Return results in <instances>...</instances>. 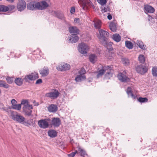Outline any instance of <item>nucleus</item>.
I'll list each match as a JSON object with an SVG mask.
<instances>
[{"instance_id": "obj_49", "label": "nucleus", "mask_w": 157, "mask_h": 157, "mask_svg": "<svg viewBox=\"0 0 157 157\" xmlns=\"http://www.w3.org/2000/svg\"><path fill=\"white\" fill-rule=\"evenodd\" d=\"M8 7L9 8V10L10 11L13 10L15 8V6L13 5H8Z\"/></svg>"}, {"instance_id": "obj_64", "label": "nucleus", "mask_w": 157, "mask_h": 157, "mask_svg": "<svg viewBox=\"0 0 157 157\" xmlns=\"http://www.w3.org/2000/svg\"><path fill=\"white\" fill-rule=\"evenodd\" d=\"M36 51H38L39 52H40V51L39 49H37L36 50Z\"/></svg>"}, {"instance_id": "obj_20", "label": "nucleus", "mask_w": 157, "mask_h": 157, "mask_svg": "<svg viewBox=\"0 0 157 157\" xmlns=\"http://www.w3.org/2000/svg\"><path fill=\"white\" fill-rule=\"evenodd\" d=\"M144 12L147 13H152L155 12V9L151 6L148 5H146L144 7Z\"/></svg>"}, {"instance_id": "obj_3", "label": "nucleus", "mask_w": 157, "mask_h": 157, "mask_svg": "<svg viewBox=\"0 0 157 157\" xmlns=\"http://www.w3.org/2000/svg\"><path fill=\"white\" fill-rule=\"evenodd\" d=\"M39 78L38 73L34 72L30 74L27 75L25 76L24 79L25 82H29L30 81H34Z\"/></svg>"}, {"instance_id": "obj_12", "label": "nucleus", "mask_w": 157, "mask_h": 157, "mask_svg": "<svg viewBox=\"0 0 157 157\" xmlns=\"http://www.w3.org/2000/svg\"><path fill=\"white\" fill-rule=\"evenodd\" d=\"M37 2H29L27 4V9L31 10H38V7L37 6Z\"/></svg>"}, {"instance_id": "obj_36", "label": "nucleus", "mask_w": 157, "mask_h": 157, "mask_svg": "<svg viewBox=\"0 0 157 157\" xmlns=\"http://www.w3.org/2000/svg\"><path fill=\"white\" fill-rule=\"evenodd\" d=\"M125 46L128 49H131L133 48V45L131 42L126 40L125 42Z\"/></svg>"}, {"instance_id": "obj_52", "label": "nucleus", "mask_w": 157, "mask_h": 157, "mask_svg": "<svg viewBox=\"0 0 157 157\" xmlns=\"http://www.w3.org/2000/svg\"><path fill=\"white\" fill-rule=\"evenodd\" d=\"M28 101L27 100L23 99L22 100L21 105V104L22 105H25L26 104H28Z\"/></svg>"}, {"instance_id": "obj_39", "label": "nucleus", "mask_w": 157, "mask_h": 157, "mask_svg": "<svg viewBox=\"0 0 157 157\" xmlns=\"http://www.w3.org/2000/svg\"><path fill=\"white\" fill-rule=\"evenodd\" d=\"M11 108L13 109L19 110L21 109V104H16L15 105H13L11 106Z\"/></svg>"}, {"instance_id": "obj_48", "label": "nucleus", "mask_w": 157, "mask_h": 157, "mask_svg": "<svg viewBox=\"0 0 157 157\" xmlns=\"http://www.w3.org/2000/svg\"><path fill=\"white\" fill-rule=\"evenodd\" d=\"M85 73L86 71L83 68H81V70L79 71V73L80 75H82L84 74Z\"/></svg>"}, {"instance_id": "obj_30", "label": "nucleus", "mask_w": 157, "mask_h": 157, "mask_svg": "<svg viewBox=\"0 0 157 157\" xmlns=\"http://www.w3.org/2000/svg\"><path fill=\"white\" fill-rule=\"evenodd\" d=\"M23 110L26 115L30 116L32 115V111L29 109L26 108L25 107L23 108Z\"/></svg>"}, {"instance_id": "obj_56", "label": "nucleus", "mask_w": 157, "mask_h": 157, "mask_svg": "<svg viewBox=\"0 0 157 157\" xmlns=\"http://www.w3.org/2000/svg\"><path fill=\"white\" fill-rule=\"evenodd\" d=\"M107 18L109 20H111L112 18V16L109 13H108Z\"/></svg>"}, {"instance_id": "obj_60", "label": "nucleus", "mask_w": 157, "mask_h": 157, "mask_svg": "<svg viewBox=\"0 0 157 157\" xmlns=\"http://www.w3.org/2000/svg\"><path fill=\"white\" fill-rule=\"evenodd\" d=\"M14 0H7V1L10 2H14Z\"/></svg>"}, {"instance_id": "obj_9", "label": "nucleus", "mask_w": 157, "mask_h": 157, "mask_svg": "<svg viewBox=\"0 0 157 157\" xmlns=\"http://www.w3.org/2000/svg\"><path fill=\"white\" fill-rule=\"evenodd\" d=\"M117 77L118 79L122 82H129L130 79L126 76L125 75L122 73L118 74Z\"/></svg>"}, {"instance_id": "obj_25", "label": "nucleus", "mask_w": 157, "mask_h": 157, "mask_svg": "<svg viewBox=\"0 0 157 157\" xmlns=\"http://www.w3.org/2000/svg\"><path fill=\"white\" fill-rule=\"evenodd\" d=\"M86 78L85 76L80 75L76 76L75 80L77 82H81L82 80L85 79Z\"/></svg>"}, {"instance_id": "obj_47", "label": "nucleus", "mask_w": 157, "mask_h": 157, "mask_svg": "<svg viewBox=\"0 0 157 157\" xmlns=\"http://www.w3.org/2000/svg\"><path fill=\"white\" fill-rule=\"evenodd\" d=\"M0 109H2L3 110L6 111V112L9 113L10 111L9 110L11 108L10 106H9L8 108H6L5 107H0Z\"/></svg>"}, {"instance_id": "obj_8", "label": "nucleus", "mask_w": 157, "mask_h": 157, "mask_svg": "<svg viewBox=\"0 0 157 157\" xmlns=\"http://www.w3.org/2000/svg\"><path fill=\"white\" fill-rule=\"evenodd\" d=\"M78 50L79 52L82 54H86L87 53L88 46L84 43H82L78 45Z\"/></svg>"}, {"instance_id": "obj_2", "label": "nucleus", "mask_w": 157, "mask_h": 157, "mask_svg": "<svg viewBox=\"0 0 157 157\" xmlns=\"http://www.w3.org/2000/svg\"><path fill=\"white\" fill-rule=\"evenodd\" d=\"M148 67V64L146 63L138 65L135 66V70L137 73L143 75L147 72Z\"/></svg>"}, {"instance_id": "obj_15", "label": "nucleus", "mask_w": 157, "mask_h": 157, "mask_svg": "<svg viewBox=\"0 0 157 157\" xmlns=\"http://www.w3.org/2000/svg\"><path fill=\"white\" fill-rule=\"evenodd\" d=\"M61 123V121L58 117H53L52 118L51 124L55 127H58L59 126Z\"/></svg>"}, {"instance_id": "obj_1", "label": "nucleus", "mask_w": 157, "mask_h": 157, "mask_svg": "<svg viewBox=\"0 0 157 157\" xmlns=\"http://www.w3.org/2000/svg\"><path fill=\"white\" fill-rule=\"evenodd\" d=\"M98 31L99 35L98 37L99 41L102 45H106L107 41L108 40V37L109 35V33L102 29L99 30Z\"/></svg>"}, {"instance_id": "obj_38", "label": "nucleus", "mask_w": 157, "mask_h": 157, "mask_svg": "<svg viewBox=\"0 0 157 157\" xmlns=\"http://www.w3.org/2000/svg\"><path fill=\"white\" fill-rule=\"evenodd\" d=\"M138 101L140 103H143L148 101V99L146 98H142L140 97L137 98Z\"/></svg>"}, {"instance_id": "obj_50", "label": "nucleus", "mask_w": 157, "mask_h": 157, "mask_svg": "<svg viewBox=\"0 0 157 157\" xmlns=\"http://www.w3.org/2000/svg\"><path fill=\"white\" fill-rule=\"evenodd\" d=\"M102 10H104V12H106L107 11H110V9L109 8V6H107L106 7H104L103 9H102Z\"/></svg>"}, {"instance_id": "obj_42", "label": "nucleus", "mask_w": 157, "mask_h": 157, "mask_svg": "<svg viewBox=\"0 0 157 157\" xmlns=\"http://www.w3.org/2000/svg\"><path fill=\"white\" fill-rule=\"evenodd\" d=\"M7 83L9 84H11L14 81V78L13 77L8 76L6 78Z\"/></svg>"}, {"instance_id": "obj_5", "label": "nucleus", "mask_w": 157, "mask_h": 157, "mask_svg": "<svg viewBox=\"0 0 157 157\" xmlns=\"http://www.w3.org/2000/svg\"><path fill=\"white\" fill-rule=\"evenodd\" d=\"M11 116L13 119L17 122L22 124L24 121L25 120V118L23 116L20 115H14L15 112L13 111L10 110Z\"/></svg>"}, {"instance_id": "obj_41", "label": "nucleus", "mask_w": 157, "mask_h": 157, "mask_svg": "<svg viewBox=\"0 0 157 157\" xmlns=\"http://www.w3.org/2000/svg\"><path fill=\"white\" fill-rule=\"evenodd\" d=\"M152 74L153 76L157 77V67H153L152 69Z\"/></svg>"}, {"instance_id": "obj_44", "label": "nucleus", "mask_w": 157, "mask_h": 157, "mask_svg": "<svg viewBox=\"0 0 157 157\" xmlns=\"http://www.w3.org/2000/svg\"><path fill=\"white\" fill-rule=\"evenodd\" d=\"M97 1L102 6L106 4L107 3L106 0H97Z\"/></svg>"}, {"instance_id": "obj_27", "label": "nucleus", "mask_w": 157, "mask_h": 157, "mask_svg": "<svg viewBox=\"0 0 157 157\" xmlns=\"http://www.w3.org/2000/svg\"><path fill=\"white\" fill-rule=\"evenodd\" d=\"M109 27L110 29L112 31L115 32L116 31L117 28L116 24L114 22H111L109 24Z\"/></svg>"}, {"instance_id": "obj_62", "label": "nucleus", "mask_w": 157, "mask_h": 157, "mask_svg": "<svg viewBox=\"0 0 157 157\" xmlns=\"http://www.w3.org/2000/svg\"><path fill=\"white\" fill-rule=\"evenodd\" d=\"M149 18H148V21H150V18H151V19L152 18V17L151 16H149Z\"/></svg>"}, {"instance_id": "obj_63", "label": "nucleus", "mask_w": 157, "mask_h": 157, "mask_svg": "<svg viewBox=\"0 0 157 157\" xmlns=\"http://www.w3.org/2000/svg\"><path fill=\"white\" fill-rule=\"evenodd\" d=\"M25 0L27 2H31V1H32L33 0Z\"/></svg>"}, {"instance_id": "obj_51", "label": "nucleus", "mask_w": 157, "mask_h": 157, "mask_svg": "<svg viewBox=\"0 0 157 157\" xmlns=\"http://www.w3.org/2000/svg\"><path fill=\"white\" fill-rule=\"evenodd\" d=\"M43 81L40 78L37 79L35 83L36 84H39L42 83Z\"/></svg>"}, {"instance_id": "obj_43", "label": "nucleus", "mask_w": 157, "mask_h": 157, "mask_svg": "<svg viewBox=\"0 0 157 157\" xmlns=\"http://www.w3.org/2000/svg\"><path fill=\"white\" fill-rule=\"evenodd\" d=\"M105 77L106 78L109 79L111 77H112L113 73L112 71L111 72H106L105 75Z\"/></svg>"}, {"instance_id": "obj_22", "label": "nucleus", "mask_w": 157, "mask_h": 157, "mask_svg": "<svg viewBox=\"0 0 157 157\" xmlns=\"http://www.w3.org/2000/svg\"><path fill=\"white\" fill-rule=\"evenodd\" d=\"M48 136L51 138H54L57 136V132L55 130L50 129L48 132Z\"/></svg>"}, {"instance_id": "obj_54", "label": "nucleus", "mask_w": 157, "mask_h": 157, "mask_svg": "<svg viewBox=\"0 0 157 157\" xmlns=\"http://www.w3.org/2000/svg\"><path fill=\"white\" fill-rule=\"evenodd\" d=\"M25 108H27V107H29V108H30L31 109H33V107L32 105H30L28 103V104H26V105H25L24 106Z\"/></svg>"}, {"instance_id": "obj_11", "label": "nucleus", "mask_w": 157, "mask_h": 157, "mask_svg": "<svg viewBox=\"0 0 157 157\" xmlns=\"http://www.w3.org/2000/svg\"><path fill=\"white\" fill-rule=\"evenodd\" d=\"M71 68L70 65L64 63L61 64L58 66L57 69L59 71H63L69 70Z\"/></svg>"}, {"instance_id": "obj_31", "label": "nucleus", "mask_w": 157, "mask_h": 157, "mask_svg": "<svg viewBox=\"0 0 157 157\" xmlns=\"http://www.w3.org/2000/svg\"><path fill=\"white\" fill-rule=\"evenodd\" d=\"M103 68H104L105 72H111L113 70V66L112 65H105L103 66Z\"/></svg>"}, {"instance_id": "obj_10", "label": "nucleus", "mask_w": 157, "mask_h": 157, "mask_svg": "<svg viewBox=\"0 0 157 157\" xmlns=\"http://www.w3.org/2000/svg\"><path fill=\"white\" fill-rule=\"evenodd\" d=\"M37 6L38 7V10H43L47 8L49 5L46 1H44L40 2H38Z\"/></svg>"}, {"instance_id": "obj_17", "label": "nucleus", "mask_w": 157, "mask_h": 157, "mask_svg": "<svg viewBox=\"0 0 157 157\" xmlns=\"http://www.w3.org/2000/svg\"><path fill=\"white\" fill-rule=\"evenodd\" d=\"M68 30L71 33L79 34V30L77 27L75 26H70L69 27Z\"/></svg>"}, {"instance_id": "obj_46", "label": "nucleus", "mask_w": 157, "mask_h": 157, "mask_svg": "<svg viewBox=\"0 0 157 157\" xmlns=\"http://www.w3.org/2000/svg\"><path fill=\"white\" fill-rule=\"evenodd\" d=\"M23 124L27 126H29L31 125V123L29 122V120L25 121V120L24 121Z\"/></svg>"}, {"instance_id": "obj_24", "label": "nucleus", "mask_w": 157, "mask_h": 157, "mask_svg": "<svg viewBox=\"0 0 157 157\" xmlns=\"http://www.w3.org/2000/svg\"><path fill=\"white\" fill-rule=\"evenodd\" d=\"M77 148L78 151L80 153L81 156L84 157L85 155H87L86 151L84 149H82L79 145L78 146Z\"/></svg>"}, {"instance_id": "obj_18", "label": "nucleus", "mask_w": 157, "mask_h": 157, "mask_svg": "<svg viewBox=\"0 0 157 157\" xmlns=\"http://www.w3.org/2000/svg\"><path fill=\"white\" fill-rule=\"evenodd\" d=\"M126 92L128 95V97H130L133 99H135L137 98V95H134L133 94L132 88L131 87H128Z\"/></svg>"}, {"instance_id": "obj_45", "label": "nucleus", "mask_w": 157, "mask_h": 157, "mask_svg": "<svg viewBox=\"0 0 157 157\" xmlns=\"http://www.w3.org/2000/svg\"><path fill=\"white\" fill-rule=\"evenodd\" d=\"M76 153H78V151L75 150V151L72 152L71 153L68 154V157H74Z\"/></svg>"}, {"instance_id": "obj_59", "label": "nucleus", "mask_w": 157, "mask_h": 157, "mask_svg": "<svg viewBox=\"0 0 157 157\" xmlns=\"http://www.w3.org/2000/svg\"><path fill=\"white\" fill-rule=\"evenodd\" d=\"M79 21V19L78 18H75L74 19L75 21Z\"/></svg>"}, {"instance_id": "obj_53", "label": "nucleus", "mask_w": 157, "mask_h": 157, "mask_svg": "<svg viewBox=\"0 0 157 157\" xmlns=\"http://www.w3.org/2000/svg\"><path fill=\"white\" fill-rule=\"evenodd\" d=\"M75 12V8L74 7H72L71 8L70 12L71 14H74Z\"/></svg>"}, {"instance_id": "obj_23", "label": "nucleus", "mask_w": 157, "mask_h": 157, "mask_svg": "<svg viewBox=\"0 0 157 157\" xmlns=\"http://www.w3.org/2000/svg\"><path fill=\"white\" fill-rule=\"evenodd\" d=\"M24 80V78L22 79L19 77L16 78L14 80V82L17 86H20L23 84Z\"/></svg>"}, {"instance_id": "obj_33", "label": "nucleus", "mask_w": 157, "mask_h": 157, "mask_svg": "<svg viewBox=\"0 0 157 157\" xmlns=\"http://www.w3.org/2000/svg\"><path fill=\"white\" fill-rule=\"evenodd\" d=\"M137 45L141 49L144 50H145L146 49V46L144 44L143 42L142 41L137 40Z\"/></svg>"}, {"instance_id": "obj_6", "label": "nucleus", "mask_w": 157, "mask_h": 157, "mask_svg": "<svg viewBox=\"0 0 157 157\" xmlns=\"http://www.w3.org/2000/svg\"><path fill=\"white\" fill-rule=\"evenodd\" d=\"M59 94L60 93L58 91L54 89V92L47 93L45 94V96L54 99L56 98L59 96Z\"/></svg>"}, {"instance_id": "obj_58", "label": "nucleus", "mask_w": 157, "mask_h": 157, "mask_svg": "<svg viewBox=\"0 0 157 157\" xmlns=\"http://www.w3.org/2000/svg\"><path fill=\"white\" fill-rule=\"evenodd\" d=\"M70 142L71 144H73L74 143V140L72 139H71Z\"/></svg>"}, {"instance_id": "obj_61", "label": "nucleus", "mask_w": 157, "mask_h": 157, "mask_svg": "<svg viewBox=\"0 0 157 157\" xmlns=\"http://www.w3.org/2000/svg\"><path fill=\"white\" fill-rule=\"evenodd\" d=\"M0 105L1 106H2V107H3L4 106V105L2 103H1L0 102Z\"/></svg>"}, {"instance_id": "obj_34", "label": "nucleus", "mask_w": 157, "mask_h": 157, "mask_svg": "<svg viewBox=\"0 0 157 157\" xmlns=\"http://www.w3.org/2000/svg\"><path fill=\"white\" fill-rule=\"evenodd\" d=\"M9 10L8 7L3 5H0V12H6Z\"/></svg>"}, {"instance_id": "obj_13", "label": "nucleus", "mask_w": 157, "mask_h": 157, "mask_svg": "<svg viewBox=\"0 0 157 157\" xmlns=\"http://www.w3.org/2000/svg\"><path fill=\"white\" fill-rule=\"evenodd\" d=\"M52 15L59 19L65 20L64 14L59 11H54L52 12Z\"/></svg>"}, {"instance_id": "obj_37", "label": "nucleus", "mask_w": 157, "mask_h": 157, "mask_svg": "<svg viewBox=\"0 0 157 157\" xmlns=\"http://www.w3.org/2000/svg\"><path fill=\"white\" fill-rule=\"evenodd\" d=\"M138 59L140 63H141L142 64L145 63H144L145 61V58L143 55H140L138 57Z\"/></svg>"}, {"instance_id": "obj_14", "label": "nucleus", "mask_w": 157, "mask_h": 157, "mask_svg": "<svg viewBox=\"0 0 157 157\" xmlns=\"http://www.w3.org/2000/svg\"><path fill=\"white\" fill-rule=\"evenodd\" d=\"M113 43L112 42H109L108 40L107 41L106 45H102L104 47L106 48L108 51L109 53H111V55L114 54L113 52V48L112 47V44Z\"/></svg>"}, {"instance_id": "obj_32", "label": "nucleus", "mask_w": 157, "mask_h": 157, "mask_svg": "<svg viewBox=\"0 0 157 157\" xmlns=\"http://www.w3.org/2000/svg\"><path fill=\"white\" fill-rule=\"evenodd\" d=\"M105 73V71L102 66V69L100 70L96 76L97 78H98L102 76Z\"/></svg>"}, {"instance_id": "obj_55", "label": "nucleus", "mask_w": 157, "mask_h": 157, "mask_svg": "<svg viewBox=\"0 0 157 157\" xmlns=\"http://www.w3.org/2000/svg\"><path fill=\"white\" fill-rule=\"evenodd\" d=\"M12 105H15L17 103L16 101L14 99H12L11 101Z\"/></svg>"}, {"instance_id": "obj_4", "label": "nucleus", "mask_w": 157, "mask_h": 157, "mask_svg": "<svg viewBox=\"0 0 157 157\" xmlns=\"http://www.w3.org/2000/svg\"><path fill=\"white\" fill-rule=\"evenodd\" d=\"M26 5L24 0H18L16 6L17 9L19 11L22 12L26 8Z\"/></svg>"}, {"instance_id": "obj_35", "label": "nucleus", "mask_w": 157, "mask_h": 157, "mask_svg": "<svg viewBox=\"0 0 157 157\" xmlns=\"http://www.w3.org/2000/svg\"><path fill=\"white\" fill-rule=\"evenodd\" d=\"M97 58V56L94 54L90 55L89 56V59L90 61L93 63H95V59Z\"/></svg>"}, {"instance_id": "obj_29", "label": "nucleus", "mask_w": 157, "mask_h": 157, "mask_svg": "<svg viewBox=\"0 0 157 157\" xmlns=\"http://www.w3.org/2000/svg\"><path fill=\"white\" fill-rule=\"evenodd\" d=\"M0 86L5 88H8L9 87L10 85L7 84L5 81L0 80Z\"/></svg>"}, {"instance_id": "obj_40", "label": "nucleus", "mask_w": 157, "mask_h": 157, "mask_svg": "<svg viewBox=\"0 0 157 157\" xmlns=\"http://www.w3.org/2000/svg\"><path fill=\"white\" fill-rule=\"evenodd\" d=\"M121 61L123 64L125 66H128L129 64V61L128 58H123Z\"/></svg>"}, {"instance_id": "obj_21", "label": "nucleus", "mask_w": 157, "mask_h": 157, "mask_svg": "<svg viewBox=\"0 0 157 157\" xmlns=\"http://www.w3.org/2000/svg\"><path fill=\"white\" fill-rule=\"evenodd\" d=\"M48 109L50 112L54 113L57 111L58 107L56 105L52 104L48 107Z\"/></svg>"}, {"instance_id": "obj_28", "label": "nucleus", "mask_w": 157, "mask_h": 157, "mask_svg": "<svg viewBox=\"0 0 157 157\" xmlns=\"http://www.w3.org/2000/svg\"><path fill=\"white\" fill-rule=\"evenodd\" d=\"M113 39L116 42H119L121 39V37L119 34H115L113 35Z\"/></svg>"}, {"instance_id": "obj_16", "label": "nucleus", "mask_w": 157, "mask_h": 157, "mask_svg": "<svg viewBox=\"0 0 157 157\" xmlns=\"http://www.w3.org/2000/svg\"><path fill=\"white\" fill-rule=\"evenodd\" d=\"M78 34H72L69 36L70 42L72 44L77 42L79 39V37L78 36Z\"/></svg>"}, {"instance_id": "obj_19", "label": "nucleus", "mask_w": 157, "mask_h": 157, "mask_svg": "<svg viewBox=\"0 0 157 157\" xmlns=\"http://www.w3.org/2000/svg\"><path fill=\"white\" fill-rule=\"evenodd\" d=\"M39 72L42 76L46 77L49 74V70L48 68L44 67L42 69L40 70Z\"/></svg>"}, {"instance_id": "obj_57", "label": "nucleus", "mask_w": 157, "mask_h": 157, "mask_svg": "<svg viewBox=\"0 0 157 157\" xmlns=\"http://www.w3.org/2000/svg\"><path fill=\"white\" fill-rule=\"evenodd\" d=\"M92 78H89L86 80L87 82H92Z\"/></svg>"}, {"instance_id": "obj_26", "label": "nucleus", "mask_w": 157, "mask_h": 157, "mask_svg": "<svg viewBox=\"0 0 157 157\" xmlns=\"http://www.w3.org/2000/svg\"><path fill=\"white\" fill-rule=\"evenodd\" d=\"M101 22L100 20H98L94 22V27L96 29H98V30L101 29Z\"/></svg>"}, {"instance_id": "obj_7", "label": "nucleus", "mask_w": 157, "mask_h": 157, "mask_svg": "<svg viewBox=\"0 0 157 157\" xmlns=\"http://www.w3.org/2000/svg\"><path fill=\"white\" fill-rule=\"evenodd\" d=\"M50 121L49 118L44 119H41L39 120L38 122L39 126L41 128H46L48 127L49 124L47 121Z\"/></svg>"}]
</instances>
